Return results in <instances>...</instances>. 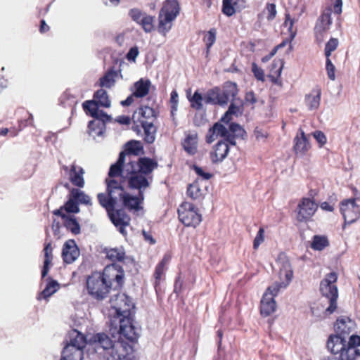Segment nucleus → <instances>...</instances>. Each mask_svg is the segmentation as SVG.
<instances>
[{
  "label": "nucleus",
  "instance_id": "nucleus-1",
  "mask_svg": "<svg viewBox=\"0 0 360 360\" xmlns=\"http://www.w3.org/2000/svg\"><path fill=\"white\" fill-rule=\"evenodd\" d=\"M144 154L143 146L140 141L130 140L124 145V150L119 154L116 162L111 165L108 174L110 177L119 176H153V171L158 168V161L148 157H141Z\"/></svg>",
  "mask_w": 360,
  "mask_h": 360
},
{
  "label": "nucleus",
  "instance_id": "nucleus-2",
  "mask_svg": "<svg viewBox=\"0 0 360 360\" xmlns=\"http://www.w3.org/2000/svg\"><path fill=\"white\" fill-rule=\"evenodd\" d=\"M123 268L115 264H108L102 271H94L86 277L87 294L100 302L106 299L112 290H120L124 284Z\"/></svg>",
  "mask_w": 360,
  "mask_h": 360
},
{
  "label": "nucleus",
  "instance_id": "nucleus-3",
  "mask_svg": "<svg viewBox=\"0 0 360 360\" xmlns=\"http://www.w3.org/2000/svg\"><path fill=\"white\" fill-rule=\"evenodd\" d=\"M114 312L110 315V332L124 336L130 342L138 338L136 328L134 325L135 304L125 293H118L110 300Z\"/></svg>",
  "mask_w": 360,
  "mask_h": 360
},
{
  "label": "nucleus",
  "instance_id": "nucleus-4",
  "mask_svg": "<svg viewBox=\"0 0 360 360\" xmlns=\"http://www.w3.org/2000/svg\"><path fill=\"white\" fill-rule=\"evenodd\" d=\"M120 181L115 177L105 179L106 193H99L97 199L100 205L105 208L110 221L124 236L127 235L126 227L130 225L131 218L123 209H115L118 202H121L127 191H125L122 177Z\"/></svg>",
  "mask_w": 360,
  "mask_h": 360
},
{
  "label": "nucleus",
  "instance_id": "nucleus-5",
  "mask_svg": "<svg viewBox=\"0 0 360 360\" xmlns=\"http://www.w3.org/2000/svg\"><path fill=\"white\" fill-rule=\"evenodd\" d=\"M113 338L118 335V340L112 341L105 333H98L94 335V341L97 342V349L102 348L103 357L106 360H131L133 356V346L124 336L115 333Z\"/></svg>",
  "mask_w": 360,
  "mask_h": 360
},
{
  "label": "nucleus",
  "instance_id": "nucleus-6",
  "mask_svg": "<svg viewBox=\"0 0 360 360\" xmlns=\"http://www.w3.org/2000/svg\"><path fill=\"white\" fill-rule=\"evenodd\" d=\"M122 181L126 182L127 188L138 191L136 195H132L128 192L121 201L122 206L129 212L139 214L143 211L144 192L147 190L152 181L153 176H120Z\"/></svg>",
  "mask_w": 360,
  "mask_h": 360
},
{
  "label": "nucleus",
  "instance_id": "nucleus-7",
  "mask_svg": "<svg viewBox=\"0 0 360 360\" xmlns=\"http://www.w3.org/2000/svg\"><path fill=\"white\" fill-rule=\"evenodd\" d=\"M132 120L134 126H141L143 129V141L151 144L155 141L157 127L155 123L157 120V115L153 108L141 106L133 115Z\"/></svg>",
  "mask_w": 360,
  "mask_h": 360
},
{
  "label": "nucleus",
  "instance_id": "nucleus-8",
  "mask_svg": "<svg viewBox=\"0 0 360 360\" xmlns=\"http://www.w3.org/2000/svg\"><path fill=\"white\" fill-rule=\"evenodd\" d=\"M181 11L177 0H166L158 12L157 30L160 34L166 37L172 30L174 22Z\"/></svg>",
  "mask_w": 360,
  "mask_h": 360
},
{
  "label": "nucleus",
  "instance_id": "nucleus-9",
  "mask_svg": "<svg viewBox=\"0 0 360 360\" xmlns=\"http://www.w3.org/2000/svg\"><path fill=\"white\" fill-rule=\"evenodd\" d=\"M70 342L65 346L60 360H82L84 348L86 345V338L77 330L69 332Z\"/></svg>",
  "mask_w": 360,
  "mask_h": 360
},
{
  "label": "nucleus",
  "instance_id": "nucleus-10",
  "mask_svg": "<svg viewBox=\"0 0 360 360\" xmlns=\"http://www.w3.org/2000/svg\"><path fill=\"white\" fill-rule=\"evenodd\" d=\"M187 93L191 108L196 110H201L204 103L224 105H227L230 100V91H210L205 98L198 91H195L193 96L191 91Z\"/></svg>",
  "mask_w": 360,
  "mask_h": 360
},
{
  "label": "nucleus",
  "instance_id": "nucleus-11",
  "mask_svg": "<svg viewBox=\"0 0 360 360\" xmlns=\"http://www.w3.org/2000/svg\"><path fill=\"white\" fill-rule=\"evenodd\" d=\"M338 274L335 272L327 274L321 281L320 291L323 296L329 300V306L326 309V314H331L337 308L338 290L336 285Z\"/></svg>",
  "mask_w": 360,
  "mask_h": 360
},
{
  "label": "nucleus",
  "instance_id": "nucleus-12",
  "mask_svg": "<svg viewBox=\"0 0 360 360\" xmlns=\"http://www.w3.org/2000/svg\"><path fill=\"white\" fill-rule=\"evenodd\" d=\"M79 204L91 205V198L79 188H72L68 195V200L56 210H60L62 212H66L69 214H77L80 211Z\"/></svg>",
  "mask_w": 360,
  "mask_h": 360
},
{
  "label": "nucleus",
  "instance_id": "nucleus-13",
  "mask_svg": "<svg viewBox=\"0 0 360 360\" xmlns=\"http://www.w3.org/2000/svg\"><path fill=\"white\" fill-rule=\"evenodd\" d=\"M179 221L186 226L196 228L202 221L199 210L191 202L184 201L177 210Z\"/></svg>",
  "mask_w": 360,
  "mask_h": 360
},
{
  "label": "nucleus",
  "instance_id": "nucleus-14",
  "mask_svg": "<svg viewBox=\"0 0 360 360\" xmlns=\"http://www.w3.org/2000/svg\"><path fill=\"white\" fill-rule=\"evenodd\" d=\"M276 263L279 266L278 276L280 282L275 283L272 286L275 290H280L281 288H286L293 278V271L289 258L284 253L278 255Z\"/></svg>",
  "mask_w": 360,
  "mask_h": 360
},
{
  "label": "nucleus",
  "instance_id": "nucleus-15",
  "mask_svg": "<svg viewBox=\"0 0 360 360\" xmlns=\"http://www.w3.org/2000/svg\"><path fill=\"white\" fill-rule=\"evenodd\" d=\"M87 115L94 118L89 122L87 132L89 136L96 138L104 134L106 130V124L112 121L110 115L104 111L96 112V114L92 115L91 111L84 110Z\"/></svg>",
  "mask_w": 360,
  "mask_h": 360
},
{
  "label": "nucleus",
  "instance_id": "nucleus-16",
  "mask_svg": "<svg viewBox=\"0 0 360 360\" xmlns=\"http://www.w3.org/2000/svg\"><path fill=\"white\" fill-rule=\"evenodd\" d=\"M340 212L344 219L343 229L347 224L354 223L360 218V206L356 203V198H348L342 200Z\"/></svg>",
  "mask_w": 360,
  "mask_h": 360
},
{
  "label": "nucleus",
  "instance_id": "nucleus-17",
  "mask_svg": "<svg viewBox=\"0 0 360 360\" xmlns=\"http://www.w3.org/2000/svg\"><path fill=\"white\" fill-rule=\"evenodd\" d=\"M318 204L309 198H302L297 207L296 219L299 222H307L318 210Z\"/></svg>",
  "mask_w": 360,
  "mask_h": 360
},
{
  "label": "nucleus",
  "instance_id": "nucleus-18",
  "mask_svg": "<svg viewBox=\"0 0 360 360\" xmlns=\"http://www.w3.org/2000/svg\"><path fill=\"white\" fill-rule=\"evenodd\" d=\"M110 106V100L107 91H95L93 99L88 100L83 103L84 110L91 111L92 115L96 114V112L103 111L99 108H109Z\"/></svg>",
  "mask_w": 360,
  "mask_h": 360
},
{
  "label": "nucleus",
  "instance_id": "nucleus-19",
  "mask_svg": "<svg viewBox=\"0 0 360 360\" xmlns=\"http://www.w3.org/2000/svg\"><path fill=\"white\" fill-rule=\"evenodd\" d=\"M331 13V7H326L323 11L314 27V34L318 43H321L323 41L325 34L332 25Z\"/></svg>",
  "mask_w": 360,
  "mask_h": 360
},
{
  "label": "nucleus",
  "instance_id": "nucleus-20",
  "mask_svg": "<svg viewBox=\"0 0 360 360\" xmlns=\"http://www.w3.org/2000/svg\"><path fill=\"white\" fill-rule=\"evenodd\" d=\"M129 15L132 20L140 25L145 32L150 33L155 30V16L142 12L138 8L131 9Z\"/></svg>",
  "mask_w": 360,
  "mask_h": 360
},
{
  "label": "nucleus",
  "instance_id": "nucleus-21",
  "mask_svg": "<svg viewBox=\"0 0 360 360\" xmlns=\"http://www.w3.org/2000/svg\"><path fill=\"white\" fill-rule=\"evenodd\" d=\"M279 290H275V287L269 286L264 293L260 302V314L263 316H269L272 314L276 309V303L274 297Z\"/></svg>",
  "mask_w": 360,
  "mask_h": 360
},
{
  "label": "nucleus",
  "instance_id": "nucleus-22",
  "mask_svg": "<svg viewBox=\"0 0 360 360\" xmlns=\"http://www.w3.org/2000/svg\"><path fill=\"white\" fill-rule=\"evenodd\" d=\"M231 143L226 141H218L210 150L209 157L212 164L222 162L228 156Z\"/></svg>",
  "mask_w": 360,
  "mask_h": 360
},
{
  "label": "nucleus",
  "instance_id": "nucleus-23",
  "mask_svg": "<svg viewBox=\"0 0 360 360\" xmlns=\"http://www.w3.org/2000/svg\"><path fill=\"white\" fill-rule=\"evenodd\" d=\"M309 136L306 135L302 128L299 129L293 139L292 150L296 156L303 157L311 149Z\"/></svg>",
  "mask_w": 360,
  "mask_h": 360
},
{
  "label": "nucleus",
  "instance_id": "nucleus-24",
  "mask_svg": "<svg viewBox=\"0 0 360 360\" xmlns=\"http://www.w3.org/2000/svg\"><path fill=\"white\" fill-rule=\"evenodd\" d=\"M238 91H230L231 105L228 110L221 116L220 120L221 123L228 124L232 120L233 115H238L243 106V101L238 96Z\"/></svg>",
  "mask_w": 360,
  "mask_h": 360
},
{
  "label": "nucleus",
  "instance_id": "nucleus-25",
  "mask_svg": "<svg viewBox=\"0 0 360 360\" xmlns=\"http://www.w3.org/2000/svg\"><path fill=\"white\" fill-rule=\"evenodd\" d=\"M229 129H227L223 123L217 122L213 124L208 130L205 136L207 143H212L218 136L223 138L221 141H228L229 136Z\"/></svg>",
  "mask_w": 360,
  "mask_h": 360
},
{
  "label": "nucleus",
  "instance_id": "nucleus-26",
  "mask_svg": "<svg viewBox=\"0 0 360 360\" xmlns=\"http://www.w3.org/2000/svg\"><path fill=\"white\" fill-rule=\"evenodd\" d=\"M79 255L80 252L75 240L70 239L64 243L62 250V257L65 263H73Z\"/></svg>",
  "mask_w": 360,
  "mask_h": 360
},
{
  "label": "nucleus",
  "instance_id": "nucleus-27",
  "mask_svg": "<svg viewBox=\"0 0 360 360\" xmlns=\"http://www.w3.org/2000/svg\"><path fill=\"white\" fill-rule=\"evenodd\" d=\"M53 214L61 217L63 226L72 234L78 235L81 233L80 224L75 216L67 214L60 210H53Z\"/></svg>",
  "mask_w": 360,
  "mask_h": 360
},
{
  "label": "nucleus",
  "instance_id": "nucleus-28",
  "mask_svg": "<svg viewBox=\"0 0 360 360\" xmlns=\"http://www.w3.org/2000/svg\"><path fill=\"white\" fill-rule=\"evenodd\" d=\"M63 169L65 172H69V179L72 185L78 187L83 188L85 181L83 177L84 171L82 167H77L75 164H72L69 169L68 166L63 165Z\"/></svg>",
  "mask_w": 360,
  "mask_h": 360
},
{
  "label": "nucleus",
  "instance_id": "nucleus-29",
  "mask_svg": "<svg viewBox=\"0 0 360 360\" xmlns=\"http://www.w3.org/2000/svg\"><path fill=\"white\" fill-rule=\"evenodd\" d=\"M181 146L187 154L195 155L198 148V133L195 131L186 132L185 138L181 141Z\"/></svg>",
  "mask_w": 360,
  "mask_h": 360
},
{
  "label": "nucleus",
  "instance_id": "nucleus-30",
  "mask_svg": "<svg viewBox=\"0 0 360 360\" xmlns=\"http://www.w3.org/2000/svg\"><path fill=\"white\" fill-rule=\"evenodd\" d=\"M186 194L192 200L201 202L206 194V188L205 187L202 188V181L197 179L195 181L188 186Z\"/></svg>",
  "mask_w": 360,
  "mask_h": 360
},
{
  "label": "nucleus",
  "instance_id": "nucleus-31",
  "mask_svg": "<svg viewBox=\"0 0 360 360\" xmlns=\"http://www.w3.org/2000/svg\"><path fill=\"white\" fill-rule=\"evenodd\" d=\"M246 8L245 0H223L222 13L228 17L233 15L237 11L240 12Z\"/></svg>",
  "mask_w": 360,
  "mask_h": 360
},
{
  "label": "nucleus",
  "instance_id": "nucleus-32",
  "mask_svg": "<svg viewBox=\"0 0 360 360\" xmlns=\"http://www.w3.org/2000/svg\"><path fill=\"white\" fill-rule=\"evenodd\" d=\"M347 342L345 337L336 335H330L327 341L328 349L334 354H340L347 347Z\"/></svg>",
  "mask_w": 360,
  "mask_h": 360
},
{
  "label": "nucleus",
  "instance_id": "nucleus-33",
  "mask_svg": "<svg viewBox=\"0 0 360 360\" xmlns=\"http://www.w3.org/2000/svg\"><path fill=\"white\" fill-rule=\"evenodd\" d=\"M121 76L120 72L115 70L114 67L110 68L98 80V86L101 88L110 89L114 86L117 79Z\"/></svg>",
  "mask_w": 360,
  "mask_h": 360
},
{
  "label": "nucleus",
  "instance_id": "nucleus-34",
  "mask_svg": "<svg viewBox=\"0 0 360 360\" xmlns=\"http://www.w3.org/2000/svg\"><path fill=\"white\" fill-rule=\"evenodd\" d=\"M171 256L169 255H165L162 259L159 262V263L155 266V271L153 274V277L155 278L154 287L155 288V290H157L158 287L160 284V281L166 270V266L169 262Z\"/></svg>",
  "mask_w": 360,
  "mask_h": 360
},
{
  "label": "nucleus",
  "instance_id": "nucleus-35",
  "mask_svg": "<svg viewBox=\"0 0 360 360\" xmlns=\"http://www.w3.org/2000/svg\"><path fill=\"white\" fill-rule=\"evenodd\" d=\"M44 255V265L41 269V278H44L49 273L50 267L52 266L53 259V248L51 243H45L43 250Z\"/></svg>",
  "mask_w": 360,
  "mask_h": 360
},
{
  "label": "nucleus",
  "instance_id": "nucleus-36",
  "mask_svg": "<svg viewBox=\"0 0 360 360\" xmlns=\"http://www.w3.org/2000/svg\"><path fill=\"white\" fill-rule=\"evenodd\" d=\"M106 257L112 263L124 262L127 256L123 247L114 248L105 250Z\"/></svg>",
  "mask_w": 360,
  "mask_h": 360
},
{
  "label": "nucleus",
  "instance_id": "nucleus-37",
  "mask_svg": "<svg viewBox=\"0 0 360 360\" xmlns=\"http://www.w3.org/2000/svg\"><path fill=\"white\" fill-rule=\"evenodd\" d=\"M284 61L283 59H275L271 64L268 77L273 83L278 84L281 74L283 68Z\"/></svg>",
  "mask_w": 360,
  "mask_h": 360
},
{
  "label": "nucleus",
  "instance_id": "nucleus-38",
  "mask_svg": "<svg viewBox=\"0 0 360 360\" xmlns=\"http://www.w3.org/2000/svg\"><path fill=\"white\" fill-rule=\"evenodd\" d=\"M229 132L230 134L227 141L231 143V146L236 145V139L237 138H243V136L246 134L244 129L239 124L235 122H231L229 124Z\"/></svg>",
  "mask_w": 360,
  "mask_h": 360
},
{
  "label": "nucleus",
  "instance_id": "nucleus-39",
  "mask_svg": "<svg viewBox=\"0 0 360 360\" xmlns=\"http://www.w3.org/2000/svg\"><path fill=\"white\" fill-rule=\"evenodd\" d=\"M338 359L339 360H357L360 359V349L347 345V347L340 352Z\"/></svg>",
  "mask_w": 360,
  "mask_h": 360
},
{
  "label": "nucleus",
  "instance_id": "nucleus-40",
  "mask_svg": "<svg viewBox=\"0 0 360 360\" xmlns=\"http://www.w3.org/2000/svg\"><path fill=\"white\" fill-rule=\"evenodd\" d=\"M330 245L328 238L323 235H314L311 243V248L314 250L321 251Z\"/></svg>",
  "mask_w": 360,
  "mask_h": 360
},
{
  "label": "nucleus",
  "instance_id": "nucleus-41",
  "mask_svg": "<svg viewBox=\"0 0 360 360\" xmlns=\"http://www.w3.org/2000/svg\"><path fill=\"white\" fill-rule=\"evenodd\" d=\"M48 283L43 290V291L39 295L38 299L41 298L47 299L51 296L54 292L57 291L59 287V284L56 281L53 280L51 278H48Z\"/></svg>",
  "mask_w": 360,
  "mask_h": 360
},
{
  "label": "nucleus",
  "instance_id": "nucleus-42",
  "mask_svg": "<svg viewBox=\"0 0 360 360\" xmlns=\"http://www.w3.org/2000/svg\"><path fill=\"white\" fill-rule=\"evenodd\" d=\"M348 323L350 324L351 321H348L347 322L345 319H338L334 326L336 332L335 335L342 337L349 335L352 331V327Z\"/></svg>",
  "mask_w": 360,
  "mask_h": 360
},
{
  "label": "nucleus",
  "instance_id": "nucleus-43",
  "mask_svg": "<svg viewBox=\"0 0 360 360\" xmlns=\"http://www.w3.org/2000/svg\"><path fill=\"white\" fill-rule=\"evenodd\" d=\"M316 94H309L305 96V103L309 109L316 110L320 105L321 94L320 91H316Z\"/></svg>",
  "mask_w": 360,
  "mask_h": 360
},
{
  "label": "nucleus",
  "instance_id": "nucleus-44",
  "mask_svg": "<svg viewBox=\"0 0 360 360\" xmlns=\"http://www.w3.org/2000/svg\"><path fill=\"white\" fill-rule=\"evenodd\" d=\"M203 41L206 46L207 54L209 53L210 48L215 43L217 38V30L215 28H211L207 32H204Z\"/></svg>",
  "mask_w": 360,
  "mask_h": 360
},
{
  "label": "nucleus",
  "instance_id": "nucleus-45",
  "mask_svg": "<svg viewBox=\"0 0 360 360\" xmlns=\"http://www.w3.org/2000/svg\"><path fill=\"white\" fill-rule=\"evenodd\" d=\"M149 91H133L131 95L128 96L125 100L122 101L120 103L123 106H129L133 103L134 98H142L146 97Z\"/></svg>",
  "mask_w": 360,
  "mask_h": 360
},
{
  "label": "nucleus",
  "instance_id": "nucleus-46",
  "mask_svg": "<svg viewBox=\"0 0 360 360\" xmlns=\"http://www.w3.org/2000/svg\"><path fill=\"white\" fill-rule=\"evenodd\" d=\"M243 101L244 105H254L258 102L264 103V101L262 99H259L253 91H247L244 96V99L240 98Z\"/></svg>",
  "mask_w": 360,
  "mask_h": 360
},
{
  "label": "nucleus",
  "instance_id": "nucleus-47",
  "mask_svg": "<svg viewBox=\"0 0 360 360\" xmlns=\"http://www.w3.org/2000/svg\"><path fill=\"white\" fill-rule=\"evenodd\" d=\"M295 20L290 17L289 13H285V21L283 25L285 27H288V31L290 32V36L292 39H293L297 32V30L293 28Z\"/></svg>",
  "mask_w": 360,
  "mask_h": 360
},
{
  "label": "nucleus",
  "instance_id": "nucleus-48",
  "mask_svg": "<svg viewBox=\"0 0 360 360\" xmlns=\"http://www.w3.org/2000/svg\"><path fill=\"white\" fill-rule=\"evenodd\" d=\"M338 46V40L336 38H330L325 46V56L330 57L333 51L336 50Z\"/></svg>",
  "mask_w": 360,
  "mask_h": 360
},
{
  "label": "nucleus",
  "instance_id": "nucleus-49",
  "mask_svg": "<svg viewBox=\"0 0 360 360\" xmlns=\"http://www.w3.org/2000/svg\"><path fill=\"white\" fill-rule=\"evenodd\" d=\"M151 82L148 79L141 78L134 83V88L136 91H146L150 90Z\"/></svg>",
  "mask_w": 360,
  "mask_h": 360
},
{
  "label": "nucleus",
  "instance_id": "nucleus-50",
  "mask_svg": "<svg viewBox=\"0 0 360 360\" xmlns=\"http://www.w3.org/2000/svg\"><path fill=\"white\" fill-rule=\"evenodd\" d=\"M264 12L266 14V18L269 21H272L276 16L277 11L275 4L268 3L266 5Z\"/></svg>",
  "mask_w": 360,
  "mask_h": 360
},
{
  "label": "nucleus",
  "instance_id": "nucleus-51",
  "mask_svg": "<svg viewBox=\"0 0 360 360\" xmlns=\"http://www.w3.org/2000/svg\"><path fill=\"white\" fill-rule=\"evenodd\" d=\"M265 230L263 227H260L253 240V249L257 250L259 245L264 241Z\"/></svg>",
  "mask_w": 360,
  "mask_h": 360
},
{
  "label": "nucleus",
  "instance_id": "nucleus-52",
  "mask_svg": "<svg viewBox=\"0 0 360 360\" xmlns=\"http://www.w3.org/2000/svg\"><path fill=\"white\" fill-rule=\"evenodd\" d=\"M314 138L318 142L319 147H323L327 142V138L323 132L316 130L312 133Z\"/></svg>",
  "mask_w": 360,
  "mask_h": 360
},
{
  "label": "nucleus",
  "instance_id": "nucleus-53",
  "mask_svg": "<svg viewBox=\"0 0 360 360\" xmlns=\"http://www.w3.org/2000/svg\"><path fill=\"white\" fill-rule=\"evenodd\" d=\"M252 71L255 77L258 80H261V81L264 80V72L263 70L261 68L258 67V65L255 63H253L252 64Z\"/></svg>",
  "mask_w": 360,
  "mask_h": 360
},
{
  "label": "nucleus",
  "instance_id": "nucleus-54",
  "mask_svg": "<svg viewBox=\"0 0 360 360\" xmlns=\"http://www.w3.org/2000/svg\"><path fill=\"white\" fill-rule=\"evenodd\" d=\"M192 168L198 176L202 177V179L209 180L212 177V174L211 173L205 172L202 168L195 165H194Z\"/></svg>",
  "mask_w": 360,
  "mask_h": 360
},
{
  "label": "nucleus",
  "instance_id": "nucleus-55",
  "mask_svg": "<svg viewBox=\"0 0 360 360\" xmlns=\"http://www.w3.org/2000/svg\"><path fill=\"white\" fill-rule=\"evenodd\" d=\"M326 67L328 77L333 80L335 79V66L331 62L330 57H326Z\"/></svg>",
  "mask_w": 360,
  "mask_h": 360
},
{
  "label": "nucleus",
  "instance_id": "nucleus-56",
  "mask_svg": "<svg viewBox=\"0 0 360 360\" xmlns=\"http://www.w3.org/2000/svg\"><path fill=\"white\" fill-rule=\"evenodd\" d=\"M171 111L173 113L177 110L178 94L176 91H172L170 96Z\"/></svg>",
  "mask_w": 360,
  "mask_h": 360
},
{
  "label": "nucleus",
  "instance_id": "nucleus-57",
  "mask_svg": "<svg viewBox=\"0 0 360 360\" xmlns=\"http://www.w3.org/2000/svg\"><path fill=\"white\" fill-rule=\"evenodd\" d=\"M139 55V49L136 46L131 47L127 53L126 58L129 61H135Z\"/></svg>",
  "mask_w": 360,
  "mask_h": 360
},
{
  "label": "nucleus",
  "instance_id": "nucleus-58",
  "mask_svg": "<svg viewBox=\"0 0 360 360\" xmlns=\"http://www.w3.org/2000/svg\"><path fill=\"white\" fill-rule=\"evenodd\" d=\"M347 345L357 348L358 346H360V336L357 335L350 336Z\"/></svg>",
  "mask_w": 360,
  "mask_h": 360
},
{
  "label": "nucleus",
  "instance_id": "nucleus-59",
  "mask_svg": "<svg viewBox=\"0 0 360 360\" xmlns=\"http://www.w3.org/2000/svg\"><path fill=\"white\" fill-rule=\"evenodd\" d=\"M255 136L257 140H265L267 138V133L264 132L262 129L256 127L254 131Z\"/></svg>",
  "mask_w": 360,
  "mask_h": 360
},
{
  "label": "nucleus",
  "instance_id": "nucleus-60",
  "mask_svg": "<svg viewBox=\"0 0 360 360\" xmlns=\"http://www.w3.org/2000/svg\"><path fill=\"white\" fill-rule=\"evenodd\" d=\"M115 121L120 124L129 125L131 123V118L129 116L120 115L117 117Z\"/></svg>",
  "mask_w": 360,
  "mask_h": 360
},
{
  "label": "nucleus",
  "instance_id": "nucleus-61",
  "mask_svg": "<svg viewBox=\"0 0 360 360\" xmlns=\"http://www.w3.org/2000/svg\"><path fill=\"white\" fill-rule=\"evenodd\" d=\"M342 0H335L333 4V12L335 14L340 15L342 13Z\"/></svg>",
  "mask_w": 360,
  "mask_h": 360
},
{
  "label": "nucleus",
  "instance_id": "nucleus-62",
  "mask_svg": "<svg viewBox=\"0 0 360 360\" xmlns=\"http://www.w3.org/2000/svg\"><path fill=\"white\" fill-rule=\"evenodd\" d=\"M142 235H143L145 240L148 241V243L150 245H153V244L155 243L156 241L153 238L151 232H150V231L147 232L145 230H143L142 231Z\"/></svg>",
  "mask_w": 360,
  "mask_h": 360
},
{
  "label": "nucleus",
  "instance_id": "nucleus-63",
  "mask_svg": "<svg viewBox=\"0 0 360 360\" xmlns=\"http://www.w3.org/2000/svg\"><path fill=\"white\" fill-rule=\"evenodd\" d=\"M182 286H183V281L181 280V276H179L176 280H175V283H174V291L175 292H179L181 291V289H182Z\"/></svg>",
  "mask_w": 360,
  "mask_h": 360
},
{
  "label": "nucleus",
  "instance_id": "nucleus-64",
  "mask_svg": "<svg viewBox=\"0 0 360 360\" xmlns=\"http://www.w3.org/2000/svg\"><path fill=\"white\" fill-rule=\"evenodd\" d=\"M320 207L321 210L327 212H333L334 206L330 205L329 202L325 201L321 203Z\"/></svg>",
  "mask_w": 360,
  "mask_h": 360
}]
</instances>
